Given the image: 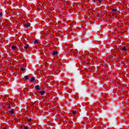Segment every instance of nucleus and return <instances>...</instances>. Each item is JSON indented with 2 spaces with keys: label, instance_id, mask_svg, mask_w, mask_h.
Returning <instances> with one entry per match:
<instances>
[{
  "label": "nucleus",
  "instance_id": "1",
  "mask_svg": "<svg viewBox=\"0 0 129 129\" xmlns=\"http://www.w3.org/2000/svg\"><path fill=\"white\" fill-rule=\"evenodd\" d=\"M121 50L123 51V52H126L127 51V49H126V47L125 46H123L121 48Z\"/></svg>",
  "mask_w": 129,
  "mask_h": 129
},
{
  "label": "nucleus",
  "instance_id": "2",
  "mask_svg": "<svg viewBox=\"0 0 129 129\" xmlns=\"http://www.w3.org/2000/svg\"><path fill=\"white\" fill-rule=\"evenodd\" d=\"M29 48V44H25L24 45V49H28Z\"/></svg>",
  "mask_w": 129,
  "mask_h": 129
},
{
  "label": "nucleus",
  "instance_id": "3",
  "mask_svg": "<svg viewBox=\"0 0 129 129\" xmlns=\"http://www.w3.org/2000/svg\"><path fill=\"white\" fill-rule=\"evenodd\" d=\"M112 11L113 12V14H116V12H117V10L115 9H113L112 10Z\"/></svg>",
  "mask_w": 129,
  "mask_h": 129
},
{
  "label": "nucleus",
  "instance_id": "4",
  "mask_svg": "<svg viewBox=\"0 0 129 129\" xmlns=\"http://www.w3.org/2000/svg\"><path fill=\"white\" fill-rule=\"evenodd\" d=\"M35 89H36V90H40V86L37 85L35 86Z\"/></svg>",
  "mask_w": 129,
  "mask_h": 129
},
{
  "label": "nucleus",
  "instance_id": "5",
  "mask_svg": "<svg viewBox=\"0 0 129 129\" xmlns=\"http://www.w3.org/2000/svg\"><path fill=\"white\" fill-rule=\"evenodd\" d=\"M9 112H10L11 114H14V113H15V111H14V109H12L10 111H9Z\"/></svg>",
  "mask_w": 129,
  "mask_h": 129
},
{
  "label": "nucleus",
  "instance_id": "6",
  "mask_svg": "<svg viewBox=\"0 0 129 129\" xmlns=\"http://www.w3.org/2000/svg\"><path fill=\"white\" fill-rule=\"evenodd\" d=\"M40 94H41V95H42V96L44 95V94H45V91H41L40 92Z\"/></svg>",
  "mask_w": 129,
  "mask_h": 129
},
{
  "label": "nucleus",
  "instance_id": "7",
  "mask_svg": "<svg viewBox=\"0 0 129 129\" xmlns=\"http://www.w3.org/2000/svg\"><path fill=\"white\" fill-rule=\"evenodd\" d=\"M34 81H35V78L32 77L30 80V82H34Z\"/></svg>",
  "mask_w": 129,
  "mask_h": 129
},
{
  "label": "nucleus",
  "instance_id": "8",
  "mask_svg": "<svg viewBox=\"0 0 129 129\" xmlns=\"http://www.w3.org/2000/svg\"><path fill=\"white\" fill-rule=\"evenodd\" d=\"M57 54H58V52L54 51L53 52L52 55H57Z\"/></svg>",
  "mask_w": 129,
  "mask_h": 129
},
{
  "label": "nucleus",
  "instance_id": "9",
  "mask_svg": "<svg viewBox=\"0 0 129 129\" xmlns=\"http://www.w3.org/2000/svg\"><path fill=\"white\" fill-rule=\"evenodd\" d=\"M12 49V50H16V49H17V46H13Z\"/></svg>",
  "mask_w": 129,
  "mask_h": 129
},
{
  "label": "nucleus",
  "instance_id": "10",
  "mask_svg": "<svg viewBox=\"0 0 129 129\" xmlns=\"http://www.w3.org/2000/svg\"><path fill=\"white\" fill-rule=\"evenodd\" d=\"M24 78H25V80H28V79H29V76H25Z\"/></svg>",
  "mask_w": 129,
  "mask_h": 129
},
{
  "label": "nucleus",
  "instance_id": "11",
  "mask_svg": "<svg viewBox=\"0 0 129 129\" xmlns=\"http://www.w3.org/2000/svg\"><path fill=\"white\" fill-rule=\"evenodd\" d=\"M77 112H76V111H72V113L74 115L75 114H76Z\"/></svg>",
  "mask_w": 129,
  "mask_h": 129
},
{
  "label": "nucleus",
  "instance_id": "12",
  "mask_svg": "<svg viewBox=\"0 0 129 129\" xmlns=\"http://www.w3.org/2000/svg\"><path fill=\"white\" fill-rule=\"evenodd\" d=\"M25 27H30V25L29 24H26L24 25Z\"/></svg>",
  "mask_w": 129,
  "mask_h": 129
},
{
  "label": "nucleus",
  "instance_id": "13",
  "mask_svg": "<svg viewBox=\"0 0 129 129\" xmlns=\"http://www.w3.org/2000/svg\"><path fill=\"white\" fill-rule=\"evenodd\" d=\"M7 106L8 107V108L11 109V105L9 103H7Z\"/></svg>",
  "mask_w": 129,
  "mask_h": 129
},
{
  "label": "nucleus",
  "instance_id": "14",
  "mask_svg": "<svg viewBox=\"0 0 129 129\" xmlns=\"http://www.w3.org/2000/svg\"><path fill=\"white\" fill-rule=\"evenodd\" d=\"M27 121L28 122H31V121H32V119H27Z\"/></svg>",
  "mask_w": 129,
  "mask_h": 129
},
{
  "label": "nucleus",
  "instance_id": "15",
  "mask_svg": "<svg viewBox=\"0 0 129 129\" xmlns=\"http://www.w3.org/2000/svg\"><path fill=\"white\" fill-rule=\"evenodd\" d=\"M21 71H25V69L21 68Z\"/></svg>",
  "mask_w": 129,
  "mask_h": 129
},
{
  "label": "nucleus",
  "instance_id": "16",
  "mask_svg": "<svg viewBox=\"0 0 129 129\" xmlns=\"http://www.w3.org/2000/svg\"><path fill=\"white\" fill-rule=\"evenodd\" d=\"M34 44H38V40H35Z\"/></svg>",
  "mask_w": 129,
  "mask_h": 129
},
{
  "label": "nucleus",
  "instance_id": "17",
  "mask_svg": "<svg viewBox=\"0 0 129 129\" xmlns=\"http://www.w3.org/2000/svg\"><path fill=\"white\" fill-rule=\"evenodd\" d=\"M1 17H3V13H0V18H1Z\"/></svg>",
  "mask_w": 129,
  "mask_h": 129
},
{
  "label": "nucleus",
  "instance_id": "18",
  "mask_svg": "<svg viewBox=\"0 0 129 129\" xmlns=\"http://www.w3.org/2000/svg\"><path fill=\"white\" fill-rule=\"evenodd\" d=\"M24 129H29V127H28V126H25L24 127Z\"/></svg>",
  "mask_w": 129,
  "mask_h": 129
},
{
  "label": "nucleus",
  "instance_id": "19",
  "mask_svg": "<svg viewBox=\"0 0 129 129\" xmlns=\"http://www.w3.org/2000/svg\"><path fill=\"white\" fill-rule=\"evenodd\" d=\"M97 2V0H93V3H96Z\"/></svg>",
  "mask_w": 129,
  "mask_h": 129
},
{
  "label": "nucleus",
  "instance_id": "20",
  "mask_svg": "<svg viewBox=\"0 0 129 129\" xmlns=\"http://www.w3.org/2000/svg\"><path fill=\"white\" fill-rule=\"evenodd\" d=\"M69 44H66V47H69Z\"/></svg>",
  "mask_w": 129,
  "mask_h": 129
},
{
  "label": "nucleus",
  "instance_id": "21",
  "mask_svg": "<svg viewBox=\"0 0 129 129\" xmlns=\"http://www.w3.org/2000/svg\"><path fill=\"white\" fill-rule=\"evenodd\" d=\"M101 2H102V0H99V3H101Z\"/></svg>",
  "mask_w": 129,
  "mask_h": 129
},
{
  "label": "nucleus",
  "instance_id": "22",
  "mask_svg": "<svg viewBox=\"0 0 129 129\" xmlns=\"http://www.w3.org/2000/svg\"><path fill=\"white\" fill-rule=\"evenodd\" d=\"M3 129H6V128H3Z\"/></svg>",
  "mask_w": 129,
  "mask_h": 129
}]
</instances>
